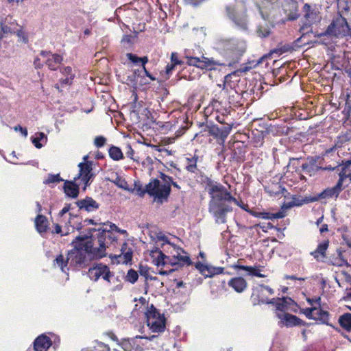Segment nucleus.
Masks as SVG:
<instances>
[{"instance_id":"f257e3e1","label":"nucleus","mask_w":351,"mask_h":351,"mask_svg":"<svg viewBox=\"0 0 351 351\" xmlns=\"http://www.w3.org/2000/svg\"><path fill=\"white\" fill-rule=\"evenodd\" d=\"M72 244L74 245V247L68 252L66 258H64L62 254H60L55 259L56 264L64 273L69 270L67 267L68 264H69V267H73L74 269H80L88 266L93 259L86 251L82 247V245L80 244L76 239L73 241Z\"/></svg>"},{"instance_id":"f03ea898","label":"nucleus","mask_w":351,"mask_h":351,"mask_svg":"<svg viewBox=\"0 0 351 351\" xmlns=\"http://www.w3.org/2000/svg\"><path fill=\"white\" fill-rule=\"evenodd\" d=\"M93 232L90 235H80L75 239L89 254L90 258H100L106 256V243L105 235L100 234L99 231Z\"/></svg>"},{"instance_id":"7ed1b4c3","label":"nucleus","mask_w":351,"mask_h":351,"mask_svg":"<svg viewBox=\"0 0 351 351\" xmlns=\"http://www.w3.org/2000/svg\"><path fill=\"white\" fill-rule=\"evenodd\" d=\"M215 49L224 57L230 60L228 66L238 62L243 53V50L239 48L238 43L234 39L219 38L215 42Z\"/></svg>"},{"instance_id":"20e7f679","label":"nucleus","mask_w":351,"mask_h":351,"mask_svg":"<svg viewBox=\"0 0 351 351\" xmlns=\"http://www.w3.org/2000/svg\"><path fill=\"white\" fill-rule=\"evenodd\" d=\"M174 252H172V256H166L161 251L156 260V264L158 266L171 265V266L178 267L184 265H190L191 261L187 253L181 247L173 245Z\"/></svg>"},{"instance_id":"39448f33","label":"nucleus","mask_w":351,"mask_h":351,"mask_svg":"<svg viewBox=\"0 0 351 351\" xmlns=\"http://www.w3.org/2000/svg\"><path fill=\"white\" fill-rule=\"evenodd\" d=\"M147 324L153 332H162L165 329V318L153 304L147 307L145 313Z\"/></svg>"},{"instance_id":"423d86ee","label":"nucleus","mask_w":351,"mask_h":351,"mask_svg":"<svg viewBox=\"0 0 351 351\" xmlns=\"http://www.w3.org/2000/svg\"><path fill=\"white\" fill-rule=\"evenodd\" d=\"M350 27L345 18L339 16L331 23L326 30L318 35L322 36H334L336 37L344 36L348 34Z\"/></svg>"},{"instance_id":"0eeeda50","label":"nucleus","mask_w":351,"mask_h":351,"mask_svg":"<svg viewBox=\"0 0 351 351\" xmlns=\"http://www.w3.org/2000/svg\"><path fill=\"white\" fill-rule=\"evenodd\" d=\"M208 193L211 195L210 203L219 202L227 200L228 202H234L236 205L240 206L239 201L232 197L224 186L220 184H213L208 189Z\"/></svg>"},{"instance_id":"6e6552de","label":"nucleus","mask_w":351,"mask_h":351,"mask_svg":"<svg viewBox=\"0 0 351 351\" xmlns=\"http://www.w3.org/2000/svg\"><path fill=\"white\" fill-rule=\"evenodd\" d=\"M227 202H228L227 200H223L209 204V211L213 214L218 223H226V214L232 211V208L227 204Z\"/></svg>"},{"instance_id":"1a4fd4ad","label":"nucleus","mask_w":351,"mask_h":351,"mask_svg":"<svg viewBox=\"0 0 351 351\" xmlns=\"http://www.w3.org/2000/svg\"><path fill=\"white\" fill-rule=\"evenodd\" d=\"M159 178L162 180V182L158 180V186L156 187L157 197L163 203L167 201L171 193V182L173 178L163 173H160Z\"/></svg>"},{"instance_id":"9d476101","label":"nucleus","mask_w":351,"mask_h":351,"mask_svg":"<svg viewBox=\"0 0 351 351\" xmlns=\"http://www.w3.org/2000/svg\"><path fill=\"white\" fill-rule=\"evenodd\" d=\"M186 64L189 66H195L202 69L212 70L216 65H226L225 63H221L215 61L213 58H208L204 56L202 58L186 56Z\"/></svg>"},{"instance_id":"9b49d317","label":"nucleus","mask_w":351,"mask_h":351,"mask_svg":"<svg viewBox=\"0 0 351 351\" xmlns=\"http://www.w3.org/2000/svg\"><path fill=\"white\" fill-rule=\"evenodd\" d=\"M88 275L92 280L97 281L101 277L108 282H110L114 276L113 274L110 271L109 267L103 264H98L90 268L88 271Z\"/></svg>"},{"instance_id":"f8f14e48","label":"nucleus","mask_w":351,"mask_h":351,"mask_svg":"<svg viewBox=\"0 0 351 351\" xmlns=\"http://www.w3.org/2000/svg\"><path fill=\"white\" fill-rule=\"evenodd\" d=\"M227 16L232 21L234 24L241 29H246L247 27V16L245 12L239 13L235 7L228 5L226 8Z\"/></svg>"},{"instance_id":"ddd939ff","label":"nucleus","mask_w":351,"mask_h":351,"mask_svg":"<svg viewBox=\"0 0 351 351\" xmlns=\"http://www.w3.org/2000/svg\"><path fill=\"white\" fill-rule=\"evenodd\" d=\"M258 303L271 304L276 306V309L280 313H285L286 311L291 309V306L295 305V302L291 298L283 297L282 298H273L268 300L267 298H260Z\"/></svg>"},{"instance_id":"4468645a","label":"nucleus","mask_w":351,"mask_h":351,"mask_svg":"<svg viewBox=\"0 0 351 351\" xmlns=\"http://www.w3.org/2000/svg\"><path fill=\"white\" fill-rule=\"evenodd\" d=\"M93 162L90 161H87L86 162H80L78 165L80 171L77 178H75V181L80 179L81 182L87 186L90 184V180L94 176V174L92 172L93 168Z\"/></svg>"},{"instance_id":"2eb2a0df","label":"nucleus","mask_w":351,"mask_h":351,"mask_svg":"<svg viewBox=\"0 0 351 351\" xmlns=\"http://www.w3.org/2000/svg\"><path fill=\"white\" fill-rule=\"evenodd\" d=\"M158 184V179L152 180L145 186H136V191L137 195L140 197H143L145 193H147L151 197H154V202L158 204H162L160 199H158V193L156 191V187Z\"/></svg>"},{"instance_id":"dca6fc26","label":"nucleus","mask_w":351,"mask_h":351,"mask_svg":"<svg viewBox=\"0 0 351 351\" xmlns=\"http://www.w3.org/2000/svg\"><path fill=\"white\" fill-rule=\"evenodd\" d=\"M40 56L51 71L57 70L63 60L61 56L47 51H41Z\"/></svg>"},{"instance_id":"f3484780","label":"nucleus","mask_w":351,"mask_h":351,"mask_svg":"<svg viewBox=\"0 0 351 351\" xmlns=\"http://www.w3.org/2000/svg\"><path fill=\"white\" fill-rule=\"evenodd\" d=\"M343 189L344 187H341L340 182H337L335 186L325 189L322 193L313 197L311 199V202H316L321 199L331 198L334 197H337Z\"/></svg>"},{"instance_id":"a211bd4d","label":"nucleus","mask_w":351,"mask_h":351,"mask_svg":"<svg viewBox=\"0 0 351 351\" xmlns=\"http://www.w3.org/2000/svg\"><path fill=\"white\" fill-rule=\"evenodd\" d=\"M76 205L80 210L86 212H94L99 208V204L90 197H86L84 199L76 202Z\"/></svg>"},{"instance_id":"6ab92c4d","label":"nucleus","mask_w":351,"mask_h":351,"mask_svg":"<svg viewBox=\"0 0 351 351\" xmlns=\"http://www.w3.org/2000/svg\"><path fill=\"white\" fill-rule=\"evenodd\" d=\"M317 159L313 157L308 158L306 162L302 165V169L310 176H314L318 171L322 169L317 165Z\"/></svg>"},{"instance_id":"aec40b11","label":"nucleus","mask_w":351,"mask_h":351,"mask_svg":"<svg viewBox=\"0 0 351 351\" xmlns=\"http://www.w3.org/2000/svg\"><path fill=\"white\" fill-rule=\"evenodd\" d=\"M232 130V126L229 124L222 126L221 128L213 125L209 128L208 132L210 135L220 138L223 140L227 138Z\"/></svg>"},{"instance_id":"412c9836","label":"nucleus","mask_w":351,"mask_h":351,"mask_svg":"<svg viewBox=\"0 0 351 351\" xmlns=\"http://www.w3.org/2000/svg\"><path fill=\"white\" fill-rule=\"evenodd\" d=\"M265 291L269 295H273L274 293V291L271 287L263 285H258L253 290L252 298L254 302V304H260L261 303H258V300L262 298H265L264 296Z\"/></svg>"},{"instance_id":"4be33fe9","label":"nucleus","mask_w":351,"mask_h":351,"mask_svg":"<svg viewBox=\"0 0 351 351\" xmlns=\"http://www.w3.org/2000/svg\"><path fill=\"white\" fill-rule=\"evenodd\" d=\"M328 241H325L319 243L315 250L311 252L310 254L319 262H324L326 258V252L328 247Z\"/></svg>"},{"instance_id":"5701e85b","label":"nucleus","mask_w":351,"mask_h":351,"mask_svg":"<svg viewBox=\"0 0 351 351\" xmlns=\"http://www.w3.org/2000/svg\"><path fill=\"white\" fill-rule=\"evenodd\" d=\"M51 345V341L45 335H40L36 339L34 343L35 351H47Z\"/></svg>"},{"instance_id":"b1692460","label":"nucleus","mask_w":351,"mask_h":351,"mask_svg":"<svg viewBox=\"0 0 351 351\" xmlns=\"http://www.w3.org/2000/svg\"><path fill=\"white\" fill-rule=\"evenodd\" d=\"M277 316L280 318L282 322L288 327L299 325L300 319L296 316L286 313H278Z\"/></svg>"},{"instance_id":"393cba45","label":"nucleus","mask_w":351,"mask_h":351,"mask_svg":"<svg viewBox=\"0 0 351 351\" xmlns=\"http://www.w3.org/2000/svg\"><path fill=\"white\" fill-rule=\"evenodd\" d=\"M228 286L237 293H242L247 287V282L242 277L233 278L228 282Z\"/></svg>"},{"instance_id":"a878e982","label":"nucleus","mask_w":351,"mask_h":351,"mask_svg":"<svg viewBox=\"0 0 351 351\" xmlns=\"http://www.w3.org/2000/svg\"><path fill=\"white\" fill-rule=\"evenodd\" d=\"M313 319L319 321L324 324H328L329 313L320 308V306H314Z\"/></svg>"},{"instance_id":"bb28decb","label":"nucleus","mask_w":351,"mask_h":351,"mask_svg":"<svg viewBox=\"0 0 351 351\" xmlns=\"http://www.w3.org/2000/svg\"><path fill=\"white\" fill-rule=\"evenodd\" d=\"M121 251V254L117 256V258H120L119 262L126 264L130 262L132 258V250L128 247L127 243H123Z\"/></svg>"},{"instance_id":"cd10ccee","label":"nucleus","mask_w":351,"mask_h":351,"mask_svg":"<svg viewBox=\"0 0 351 351\" xmlns=\"http://www.w3.org/2000/svg\"><path fill=\"white\" fill-rule=\"evenodd\" d=\"M64 191L67 196L75 198L79 194V185L73 182L66 181L64 182Z\"/></svg>"},{"instance_id":"c85d7f7f","label":"nucleus","mask_w":351,"mask_h":351,"mask_svg":"<svg viewBox=\"0 0 351 351\" xmlns=\"http://www.w3.org/2000/svg\"><path fill=\"white\" fill-rule=\"evenodd\" d=\"M235 268H238L239 269H242L248 272L249 275L257 276L260 278L265 277V275L262 274L261 272L262 271L263 267H252V266H245V265H234Z\"/></svg>"},{"instance_id":"c756f323","label":"nucleus","mask_w":351,"mask_h":351,"mask_svg":"<svg viewBox=\"0 0 351 351\" xmlns=\"http://www.w3.org/2000/svg\"><path fill=\"white\" fill-rule=\"evenodd\" d=\"M198 160V156L194 155L191 157L186 158L185 169L191 173H197L198 169L197 167V162Z\"/></svg>"},{"instance_id":"7c9ffc66","label":"nucleus","mask_w":351,"mask_h":351,"mask_svg":"<svg viewBox=\"0 0 351 351\" xmlns=\"http://www.w3.org/2000/svg\"><path fill=\"white\" fill-rule=\"evenodd\" d=\"M303 12H304V18L309 23H313L316 21L317 14L314 10H312L310 5L305 3L303 7Z\"/></svg>"},{"instance_id":"2f4dec72","label":"nucleus","mask_w":351,"mask_h":351,"mask_svg":"<svg viewBox=\"0 0 351 351\" xmlns=\"http://www.w3.org/2000/svg\"><path fill=\"white\" fill-rule=\"evenodd\" d=\"M330 263L337 267H342L348 265V262L342 257V252L338 250L337 253L330 257Z\"/></svg>"},{"instance_id":"473e14b6","label":"nucleus","mask_w":351,"mask_h":351,"mask_svg":"<svg viewBox=\"0 0 351 351\" xmlns=\"http://www.w3.org/2000/svg\"><path fill=\"white\" fill-rule=\"evenodd\" d=\"M126 56H127L128 58L132 62H133L134 64L141 63V65H142L143 69L145 70V71L146 73V75L147 76H149V77H151V76L149 75V73L147 71V70L145 69V64L148 62V58H147V56L139 58V57L136 56V55L132 54L131 53H127Z\"/></svg>"},{"instance_id":"72a5a7b5","label":"nucleus","mask_w":351,"mask_h":351,"mask_svg":"<svg viewBox=\"0 0 351 351\" xmlns=\"http://www.w3.org/2000/svg\"><path fill=\"white\" fill-rule=\"evenodd\" d=\"M47 136L43 132H38L34 137H32V142L34 146L40 149L47 143Z\"/></svg>"},{"instance_id":"f704fd0d","label":"nucleus","mask_w":351,"mask_h":351,"mask_svg":"<svg viewBox=\"0 0 351 351\" xmlns=\"http://www.w3.org/2000/svg\"><path fill=\"white\" fill-rule=\"evenodd\" d=\"M35 224L37 230L40 233L46 232L47 227V220L46 217L42 215H38L35 219Z\"/></svg>"},{"instance_id":"c9c22d12","label":"nucleus","mask_w":351,"mask_h":351,"mask_svg":"<svg viewBox=\"0 0 351 351\" xmlns=\"http://www.w3.org/2000/svg\"><path fill=\"white\" fill-rule=\"evenodd\" d=\"M109 156L115 161L120 160L123 158V154L121 149L114 145H111L108 149Z\"/></svg>"},{"instance_id":"e433bc0d","label":"nucleus","mask_w":351,"mask_h":351,"mask_svg":"<svg viewBox=\"0 0 351 351\" xmlns=\"http://www.w3.org/2000/svg\"><path fill=\"white\" fill-rule=\"evenodd\" d=\"M305 202L302 199H300L295 196L291 197V200L285 202L282 205V210H288L294 206H302Z\"/></svg>"},{"instance_id":"4c0bfd02","label":"nucleus","mask_w":351,"mask_h":351,"mask_svg":"<svg viewBox=\"0 0 351 351\" xmlns=\"http://www.w3.org/2000/svg\"><path fill=\"white\" fill-rule=\"evenodd\" d=\"M340 326L347 331L351 330V313H344L339 319Z\"/></svg>"},{"instance_id":"58836bf2","label":"nucleus","mask_w":351,"mask_h":351,"mask_svg":"<svg viewBox=\"0 0 351 351\" xmlns=\"http://www.w3.org/2000/svg\"><path fill=\"white\" fill-rule=\"evenodd\" d=\"M289 5L292 8L293 11H291L288 14V16H287L288 19L290 21H293V20L297 19L299 16V14L298 13V4H297L296 1L291 0L289 3Z\"/></svg>"},{"instance_id":"ea45409f","label":"nucleus","mask_w":351,"mask_h":351,"mask_svg":"<svg viewBox=\"0 0 351 351\" xmlns=\"http://www.w3.org/2000/svg\"><path fill=\"white\" fill-rule=\"evenodd\" d=\"M91 231L95 232V231H99L100 234H104L105 235V241H106V239L114 241L117 239L116 237L113 235L112 232H110V230H108L107 228H99L97 230L95 228L90 229Z\"/></svg>"},{"instance_id":"a19ab883","label":"nucleus","mask_w":351,"mask_h":351,"mask_svg":"<svg viewBox=\"0 0 351 351\" xmlns=\"http://www.w3.org/2000/svg\"><path fill=\"white\" fill-rule=\"evenodd\" d=\"M63 181L60 178V174H49L47 178L44 180V184H49L51 183H58Z\"/></svg>"},{"instance_id":"79ce46f5","label":"nucleus","mask_w":351,"mask_h":351,"mask_svg":"<svg viewBox=\"0 0 351 351\" xmlns=\"http://www.w3.org/2000/svg\"><path fill=\"white\" fill-rule=\"evenodd\" d=\"M138 278V275L136 271L134 269H130L125 276V279L127 281L131 282L132 284L135 283Z\"/></svg>"},{"instance_id":"37998d69","label":"nucleus","mask_w":351,"mask_h":351,"mask_svg":"<svg viewBox=\"0 0 351 351\" xmlns=\"http://www.w3.org/2000/svg\"><path fill=\"white\" fill-rule=\"evenodd\" d=\"M339 12H347L350 10V3L344 0H336Z\"/></svg>"},{"instance_id":"c03bdc74","label":"nucleus","mask_w":351,"mask_h":351,"mask_svg":"<svg viewBox=\"0 0 351 351\" xmlns=\"http://www.w3.org/2000/svg\"><path fill=\"white\" fill-rule=\"evenodd\" d=\"M257 34L259 37L266 38L270 34V29L267 25H260L257 29Z\"/></svg>"},{"instance_id":"a18cd8bd","label":"nucleus","mask_w":351,"mask_h":351,"mask_svg":"<svg viewBox=\"0 0 351 351\" xmlns=\"http://www.w3.org/2000/svg\"><path fill=\"white\" fill-rule=\"evenodd\" d=\"M223 267L209 266L208 274L206 277H212L214 275L221 274L223 272Z\"/></svg>"},{"instance_id":"49530a36","label":"nucleus","mask_w":351,"mask_h":351,"mask_svg":"<svg viewBox=\"0 0 351 351\" xmlns=\"http://www.w3.org/2000/svg\"><path fill=\"white\" fill-rule=\"evenodd\" d=\"M112 182L121 189H127L128 188L127 182L119 176H117L115 180H112Z\"/></svg>"},{"instance_id":"de8ad7c7","label":"nucleus","mask_w":351,"mask_h":351,"mask_svg":"<svg viewBox=\"0 0 351 351\" xmlns=\"http://www.w3.org/2000/svg\"><path fill=\"white\" fill-rule=\"evenodd\" d=\"M195 267L199 271V272L203 276L206 277V274H208V269H209V266L208 265H204V264H203V263H202L200 262H197L195 264Z\"/></svg>"},{"instance_id":"09e8293b","label":"nucleus","mask_w":351,"mask_h":351,"mask_svg":"<svg viewBox=\"0 0 351 351\" xmlns=\"http://www.w3.org/2000/svg\"><path fill=\"white\" fill-rule=\"evenodd\" d=\"M106 143V138L103 136H97L95 138L94 145L99 148L104 146Z\"/></svg>"},{"instance_id":"8fccbe9b","label":"nucleus","mask_w":351,"mask_h":351,"mask_svg":"<svg viewBox=\"0 0 351 351\" xmlns=\"http://www.w3.org/2000/svg\"><path fill=\"white\" fill-rule=\"evenodd\" d=\"M347 171L349 173H351V160H347L345 163L342 165V167L341 171L339 174H346Z\"/></svg>"},{"instance_id":"3c124183","label":"nucleus","mask_w":351,"mask_h":351,"mask_svg":"<svg viewBox=\"0 0 351 351\" xmlns=\"http://www.w3.org/2000/svg\"><path fill=\"white\" fill-rule=\"evenodd\" d=\"M91 351H110V348L107 345L99 342L97 343Z\"/></svg>"},{"instance_id":"603ef678","label":"nucleus","mask_w":351,"mask_h":351,"mask_svg":"<svg viewBox=\"0 0 351 351\" xmlns=\"http://www.w3.org/2000/svg\"><path fill=\"white\" fill-rule=\"evenodd\" d=\"M125 154L127 156V157L131 158L132 160H133L134 161H136L138 162V158H136L134 157V149L132 148L131 145H128L127 146V151L125 152Z\"/></svg>"},{"instance_id":"864d4df0","label":"nucleus","mask_w":351,"mask_h":351,"mask_svg":"<svg viewBox=\"0 0 351 351\" xmlns=\"http://www.w3.org/2000/svg\"><path fill=\"white\" fill-rule=\"evenodd\" d=\"M45 63V61H43L41 56L39 55V56L36 57L34 61V65L36 69H40L43 66V64Z\"/></svg>"},{"instance_id":"5fc2aeb1","label":"nucleus","mask_w":351,"mask_h":351,"mask_svg":"<svg viewBox=\"0 0 351 351\" xmlns=\"http://www.w3.org/2000/svg\"><path fill=\"white\" fill-rule=\"evenodd\" d=\"M75 75H71L70 76H65L64 79L60 80V84L63 85H70L74 78Z\"/></svg>"},{"instance_id":"6e6d98bb","label":"nucleus","mask_w":351,"mask_h":351,"mask_svg":"<svg viewBox=\"0 0 351 351\" xmlns=\"http://www.w3.org/2000/svg\"><path fill=\"white\" fill-rule=\"evenodd\" d=\"M171 62L176 65H180L183 63L182 61L178 59V53L176 52H173L171 55Z\"/></svg>"},{"instance_id":"4d7b16f0","label":"nucleus","mask_w":351,"mask_h":351,"mask_svg":"<svg viewBox=\"0 0 351 351\" xmlns=\"http://www.w3.org/2000/svg\"><path fill=\"white\" fill-rule=\"evenodd\" d=\"M15 34L16 36L21 38L23 43H27L28 42L27 37L25 35V33L22 29L16 30L15 29Z\"/></svg>"},{"instance_id":"13d9d810","label":"nucleus","mask_w":351,"mask_h":351,"mask_svg":"<svg viewBox=\"0 0 351 351\" xmlns=\"http://www.w3.org/2000/svg\"><path fill=\"white\" fill-rule=\"evenodd\" d=\"M314 311V306L311 308H306L303 309V313L305 315V316L308 318L313 319V311Z\"/></svg>"},{"instance_id":"bf43d9fd","label":"nucleus","mask_w":351,"mask_h":351,"mask_svg":"<svg viewBox=\"0 0 351 351\" xmlns=\"http://www.w3.org/2000/svg\"><path fill=\"white\" fill-rule=\"evenodd\" d=\"M339 178L338 182H340L341 187H344L343 186V183L346 178H349L350 180L351 181V173H349L348 171H347L346 174H339Z\"/></svg>"},{"instance_id":"052dcab7","label":"nucleus","mask_w":351,"mask_h":351,"mask_svg":"<svg viewBox=\"0 0 351 351\" xmlns=\"http://www.w3.org/2000/svg\"><path fill=\"white\" fill-rule=\"evenodd\" d=\"M1 21H8V25L9 26L15 27V26L17 25V23L15 20H13L11 16H6L4 19H2Z\"/></svg>"},{"instance_id":"680f3d73","label":"nucleus","mask_w":351,"mask_h":351,"mask_svg":"<svg viewBox=\"0 0 351 351\" xmlns=\"http://www.w3.org/2000/svg\"><path fill=\"white\" fill-rule=\"evenodd\" d=\"M61 73H62V75L64 76H70L71 75H73L72 73V69L71 66H66V67H64V69H62L61 70Z\"/></svg>"},{"instance_id":"e2e57ef3","label":"nucleus","mask_w":351,"mask_h":351,"mask_svg":"<svg viewBox=\"0 0 351 351\" xmlns=\"http://www.w3.org/2000/svg\"><path fill=\"white\" fill-rule=\"evenodd\" d=\"M320 301H321L320 297H317V298H312V299H307V302L311 306H313L314 304H317L318 306H320Z\"/></svg>"},{"instance_id":"0e129e2a","label":"nucleus","mask_w":351,"mask_h":351,"mask_svg":"<svg viewBox=\"0 0 351 351\" xmlns=\"http://www.w3.org/2000/svg\"><path fill=\"white\" fill-rule=\"evenodd\" d=\"M15 131H19L21 132L23 136L26 137L27 136V130L26 128H22L21 125H18L14 128Z\"/></svg>"},{"instance_id":"69168bd1","label":"nucleus","mask_w":351,"mask_h":351,"mask_svg":"<svg viewBox=\"0 0 351 351\" xmlns=\"http://www.w3.org/2000/svg\"><path fill=\"white\" fill-rule=\"evenodd\" d=\"M285 210H282L281 211L277 212L273 214V218L274 219H282L285 217Z\"/></svg>"},{"instance_id":"338daca9","label":"nucleus","mask_w":351,"mask_h":351,"mask_svg":"<svg viewBox=\"0 0 351 351\" xmlns=\"http://www.w3.org/2000/svg\"><path fill=\"white\" fill-rule=\"evenodd\" d=\"M176 65L173 64V63H170V64H168L167 66H166V68H165V72L167 75H169L172 71L174 69V67L176 66Z\"/></svg>"},{"instance_id":"774afa93","label":"nucleus","mask_w":351,"mask_h":351,"mask_svg":"<svg viewBox=\"0 0 351 351\" xmlns=\"http://www.w3.org/2000/svg\"><path fill=\"white\" fill-rule=\"evenodd\" d=\"M158 240L162 241H163L165 243H169V241L167 239V237L165 234H162L160 233L158 235Z\"/></svg>"}]
</instances>
